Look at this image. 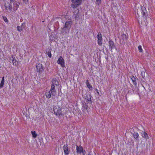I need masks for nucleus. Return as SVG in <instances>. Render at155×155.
Wrapping results in <instances>:
<instances>
[{"label": "nucleus", "instance_id": "obj_1", "mask_svg": "<svg viewBox=\"0 0 155 155\" xmlns=\"http://www.w3.org/2000/svg\"><path fill=\"white\" fill-rule=\"evenodd\" d=\"M72 24V22L71 21H66L64 27L61 28V33L64 35H66L68 34Z\"/></svg>", "mask_w": 155, "mask_h": 155}, {"label": "nucleus", "instance_id": "obj_2", "mask_svg": "<svg viewBox=\"0 0 155 155\" xmlns=\"http://www.w3.org/2000/svg\"><path fill=\"white\" fill-rule=\"evenodd\" d=\"M62 110V109H61L58 106H54L53 107V109L54 114L59 117L63 116L64 115Z\"/></svg>", "mask_w": 155, "mask_h": 155}, {"label": "nucleus", "instance_id": "obj_3", "mask_svg": "<svg viewBox=\"0 0 155 155\" xmlns=\"http://www.w3.org/2000/svg\"><path fill=\"white\" fill-rule=\"evenodd\" d=\"M71 1L72 2L71 7L73 8H76L81 4L82 0H71Z\"/></svg>", "mask_w": 155, "mask_h": 155}, {"label": "nucleus", "instance_id": "obj_4", "mask_svg": "<svg viewBox=\"0 0 155 155\" xmlns=\"http://www.w3.org/2000/svg\"><path fill=\"white\" fill-rule=\"evenodd\" d=\"M36 71L39 73L41 74L44 71L45 68L43 66L42 64L39 63L36 66Z\"/></svg>", "mask_w": 155, "mask_h": 155}, {"label": "nucleus", "instance_id": "obj_5", "mask_svg": "<svg viewBox=\"0 0 155 155\" xmlns=\"http://www.w3.org/2000/svg\"><path fill=\"white\" fill-rule=\"evenodd\" d=\"M63 149L64 150V155H68L70 150L69 148L68 145L67 144H64L63 147Z\"/></svg>", "mask_w": 155, "mask_h": 155}, {"label": "nucleus", "instance_id": "obj_6", "mask_svg": "<svg viewBox=\"0 0 155 155\" xmlns=\"http://www.w3.org/2000/svg\"><path fill=\"white\" fill-rule=\"evenodd\" d=\"M141 12L143 15V18H144L145 19H147V18L148 16V15L146 8L144 7H141Z\"/></svg>", "mask_w": 155, "mask_h": 155}, {"label": "nucleus", "instance_id": "obj_7", "mask_svg": "<svg viewBox=\"0 0 155 155\" xmlns=\"http://www.w3.org/2000/svg\"><path fill=\"white\" fill-rule=\"evenodd\" d=\"M97 43L99 45L101 46L102 44L103 39L102 38L101 34L100 32H98L97 36Z\"/></svg>", "mask_w": 155, "mask_h": 155}, {"label": "nucleus", "instance_id": "obj_8", "mask_svg": "<svg viewBox=\"0 0 155 155\" xmlns=\"http://www.w3.org/2000/svg\"><path fill=\"white\" fill-rule=\"evenodd\" d=\"M108 43L109 45V48L110 51H112V49L114 48L116 49H117L114 42L111 39H109Z\"/></svg>", "mask_w": 155, "mask_h": 155}, {"label": "nucleus", "instance_id": "obj_9", "mask_svg": "<svg viewBox=\"0 0 155 155\" xmlns=\"http://www.w3.org/2000/svg\"><path fill=\"white\" fill-rule=\"evenodd\" d=\"M92 97L91 94L88 93L86 94V96L85 97V99L86 100V102L87 104H91L92 103V101L91 99Z\"/></svg>", "mask_w": 155, "mask_h": 155}, {"label": "nucleus", "instance_id": "obj_10", "mask_svg": "<svg viewBox=\"0 0 155 155\" xmlns=\"http://www.w3.org/2000/svg\"><path fill=\"white\" fill-rule=\"evenodd\" d=\"M57 62L58 64H60L61 67H65L64 61L61 56L59 58L57 61Z\"/></svg>", "mask_w": 155, "mask_h": 155}, {"label": "nucleus", "instance_id": "obj_11", "mask_svg": "<svg viewBox=\"0 0 155 155\" xmlns=\"http://www.w3.org/2000/svg\"><path fill=\"white\" fill-rule=\"evenodd\" d=\"M5 7V8L6 10L8 9L9 11L10 12H12V8L11 3H10L8 2H7V3H5L4 4Z\"/></svg>", "mask_w": 155, "mask_h": 155}, {"label": "nucleus", "instance_id": "obj_12", "mask_svg": "<svg viewBox=\"0 0 155 155\" xmlns=\"http://www.w3.org/2000/svg\"><path fill=\"white\" fill-rule=\"evenodd\" d=\"M79 10L78 9H77L74 12V18L76 20H78V18H79L80 15L79 13Z\"/></svg>", "mask_w": 155, "mask_h": 155}, {"label": "nucleus", "instance_id": "obj_13", "mask_svg": "<svg viewBox=\"0 0 155 155\" xmlns=\"http://www.w3.org/2000/svg\"><path fill=\"white\" fill-rule=\"evenodd\" d=\"M25 27V24L23 23L20 26H18L17 27V30L19 32H21Z\"/></svg>", "mask_w": 155, "mask_h": 155}, {"label": "nucleus", "instance_id": "obj_14", "mask_svg": "<svg viewBox=\"0 0 155 155\" xmlns=\"http://www.w3.org/2000/svg\"><path fill=\"white\" fill-rule=\"evenodd\" d=\"M76 152L77 153L80 154L81 153L83 150V147L81 146H78L77 145H76Z\"/></svg>", "mask_w": 155, "mask_h": 155}, {"label": "nucleus", "instance_id": "obj_15", "mask_svg": "<svg viewBox=\"0 0 155 155\" xmlns=\"http://www.w3.org/2000/svg\"><path fill=\"white\" fill-rule=\"evenodd\" d=\"M52 93H53V92L51 91H47L45 94L47 98L48 99L50 98H51V96H52Z\"/></svg>", "mask_w": 155, "mask_h": 155}, {"label": "nucleus", "instance_id": "obj_16", "mask_svg": "<svg viewBox=\"0 0 155 155\" xmlns=\"http://www.w3.org/2000/svg\"><path fill=\"white\" fill-rule=\"evenodd\" d=\"M10 60L12 61V63L13 65L15 66H17L18 65V62L16 60L15 57L12 56L10 58Z\"/></svg>", "mask_w": 155, "mask_h": 155}, {"label": "nucleus", "instance_id": "obj_17", "mask_svg": "<svg viewBox=\"0 0 155 155\" xmlns=\"http://www.w3.org/2000/svg\"><path fill=\"white\" fill-rule=\"evenodd\" d=\"M130 78L134 84L136 86L137 84V80H138V79L137 78H136V77L133 75L131 76Z\"/></svg>", "mask_w": 155, "mask_h": 155}, {"label": "nucleus", "instance_id": "obj_18", "mask_svg": "<svg viewBox=\"0 0 155 155\" xmlns=\"http://www.w3.org/2000/svg\"><path fill=\"white\" fill-rule=\"evenodd\" d=\"M50 91L53 92V93H52V97L55 96L56 94V91L55 89V86L53 84H52L51 88Z\"/></svg>", "mask_w": 155, "mask_h": 155}, {"label": "nucleus", "instance_id": "obj_19", "mask_svg": "<svg viewBox=\"0 0 155 155\" xmlns=\"http://www.w3.org/2000/svg\"><path fill=\"white\" fill-rule=\"evenodd\" d=\"M52 83L54 86L56 85L58 86V82L57 81V79L56 78H53L52 81Z\"/></svg>", "mask_w": 155, "mask_h": 155}, {"label": "nucleus", "instance_id": "obj_20", "mask_svg": "<svg viewBox=\"0 0 155 155\" xmlns=\"http://www.w3.org/2000/svg\"><path fill=\"white\" fill-rule=\"evenodd\" d=\"M82 106L83 109L84 110H86L87 111V109L88 108V107L87 105V104H86L84 102L83 103Z\"/></svg>", "mask_w": 155, "mask_h": 155}, {"label": "nucleus", "instance_id": "obj_21", "mask_svg": "<svg viewBox=\"0 0 155 155\" xmlns=\"http://www.w3.org/2000/svg\"><path fill=\"white\" fill-rule=\"evenodd\" d=\"M134 137L137 140H138L139 134L137 132H134L133 133H131Z\"/></svg>", "mask_w": 155, "mask_h": 155}, {"label": "nucleus", "instance_id": "obj_22", "mask_svg": "<svg viewBox=\"0 0 155 155\" xmlns=\"http://www.w3.org/2000/svg\"><path fill=\"white\" fill-rule=\"evenodd\" d=\"M5 82V79L4 77H3L2 78V81H1L0 84V88H2L4 86V84Z\"/></svg>", "mask_w": 155, "mask_h": 155}, {"label": "nucleus", "instance_id": "obj_23", "mask_svg": "<svg viewBox=\"0 0 155 155\" xmlns=\"http://www.w3.org/2000/svg\"><path fill=\"white\" fill-rule=\"evenodd\" d=\"M142 134V136L143 137L145 138L146 139H148L149 138L148 135L147 133L143 131Z\"/></svg>", "mask_w": 155, "mask_h": 155}, {"label": "nucleus", "instance_id": "obj_24", "mask_svg": "<svg viewBox=\"0 0 155 155\" xmlns=\"http://www.w3.org/2000/svg\"><path fill=\"white\" fill-rule=\"evenodd\" d=\"M19 3L18 2L17 3H16L14 4V7L12 8L14 10L16 11L18 9V8L19 7Z\"/></svg>", "mask_w": 155, "mask_h": 155}, {"label": "nucleus", "instance_id": "obj_25", "mask_svg": "<svg viewBox=\"0 0 155 155\" xmlns=\"http://www.w3.org/2000/svg\"><path fill=\"white\" fill-rule=\"evenodd\" d=\"M121 37L122 40L124 41H126L127 39V36L126 34L123 33L121 35Z\"/></svg>", "mask_w": 155, "mask_h": 155}, {"label": "nucleus", "instance_id": "obj_26", "mask_svg": "<svg viewBox=\"0 0 155 155\" xmlns=\"http://www.w3.org/2000/svg\"><path fill=\"white\" fill-rule=\"evenodd\" d=\"M32 137L34 138H35L37 136V134L36 133L35 131H32L31 132Z\"/></svg>", "mask_w": 155, "mask_h": 155}, {"label": "nucleus", "instance_id": "obj_27", "mask_svg": "<svg viewBox=\"0 0 155 155\" xmlns=\"http://www.w3.org/2000/svg\"><path fill=\"white\" fill-rule=\"evenodd\" d=\"M86 82L87 84V87L89 89H90V88H92V86L88 82V80H87L86 81Z\"/></svg>", "mask_w": 155, "mask_h": 155}, {"label": "nucleus", "instance_id": "obj_28", "mask_svg": "<svg viewBox=\"0 0 155 155\" xmlns=\"http://www.w3.org/2000/svg\"><path fill=\"white\" fill-rule=\"evenodd\" d=\"M51 50L50 49H49V51H48L47 52V54L48 55V56L50 58H51Z\"/></svg>", "mask_w": 155, "mask_h": 155}, {"label": "nucleus", "instance_id": "obj_29", "mask_svg": "<svg viewBox=\"0 0 155 155\" xmlns=\"http://www.w3.org/2000/svg\"><path fill=\"white\" fill-rule=\"evenodd\" d=\"M138 49L139 52L142 53L143 52V51L142 48L141 46L140 45L138 47Z\"/></svg>", "mask_w": 155, "mask_h": 155}, {"label": "nucleus", "instance_id": "obj_30", "mask_svg": "<svg viewBox=\"0 0 155 155\" xmlns=\"http://www.w3.org/2000/svg\"><path fill=\"white\" fill-rule=\"evenodd\" d=\"M3 19L4 21L6 22H8V19H7V18L5 16H3Z\"/></svg>", "mask_w": 155, "mask_h": 155}, {"label": "nucleus", "instance_id": "obj_31", "mask_svg": "<svg viewBox=\"0 0 155 155\" xmlns=\"http://www.w3.org/2000/svg\"><path fill=\"white\" fill-rule=\"evenodd\" d=\"M145 71H143L141 72V75L142 78H144L145 77Z\"/></svg>", "mask_w": 155, "mask_h": 155}, {"label": "nucleus", "instance_id": "obj_32", "mask_svg": "<svg viewBox=\"0 0 155 155\" xmlns=\"http://www.w3.org/2000/svg\"><path fill=\"white\" fill-rule=\"evenodd\" d=\"M101 0H96V2L98 5H99L101 3Z\"/></svg>", "mask_w": 155, "mask_h": 155}, {"label": "nucleus", "instance_id": "obj_33", "mask_svg": "<svg viewBox=\"0 0 155 155\" xmlns=\"http://www.w3.org/2000/svg\"><path fill=\"white\" fill-rule=\"evenodd\" d=\"M23 2L25 3L26 4L28 2L29 0H22Z\"/></svg>", "mask_w": 155, "mask_h": 155}, {"label": "nucleus", "instance_id": "obj_34", "mask_svg": "<svg viewBox=\"0 0 155 155\" xmlns=\"http://www.w3.org/2000/svg\"><path fill=\"white\" fill-rule=\"evenodd\" d=\"M85 153H86L85 151V150H83V151H82V152H81V153H82V154H83V155H84Z\"/></svg>", "mask_w": 155, "mask_h": 155}, {"label": "nucleus", "instance_id": "obj_35", "mask_svg": "<svg viewBox=\"0 0 155 155\" xmlns=\"http://www.w3.org/2000/svg\"><path fill=\"white\" fill-rule=\"evenodd\" d=\"M15 0H10V3H14Z\"/></svg>", "mask_w": 155, "mask_h": 155}, {"label": "nucleus", "instance_id": "obj_36", "mask_svg": "<svg viewBox=\"0 0 155 155\" xmlns=\"http://www.w3.org/2000/svg\"><path fill=\"white\" fill-rule=\"evenodd\" d=\"M96 91L97 92V94L99 95H100V94H99V92H98V90L97 89L96 90Z\"/></svg>", "mask_w": 155, "mask_h": 155}, {"label": "nucleus", "instance_id": "obj_37", "mask_svg": "<svg viewBox=\"0 0 155 155\" xmlns=\"http://www.w3.org/2000/svg\"><path fill=\"white\" fill-rule=\"evenodd\" d=\"M56 25L58 24V25H59V24L58 21L56 22Z\"/></svg>", "mask_w": 155, "mask_h": 155}, {"label": "nucleus", "instance_id": "obj_38", "mask_svg": "<svg viewBox=\"0 0 155 155\" xmlns=\"http://www.w3.org/2000/svg\"><path fill=\"white\" fill-rule=\"evenodd\" d=\"M88 155H91L90 153H89L88 154Z\"/></svg>", "mask_w": 155, "mask_h": 155}]
</instances>
